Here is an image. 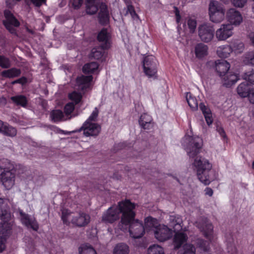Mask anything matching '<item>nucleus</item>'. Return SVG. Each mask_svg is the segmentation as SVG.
<instances>
[{"label": "nucleus", "mask_w": 254, "mask_h": 254, "mask_svg": "<svg viewBox=\"0 0 254 254\" xmlns=\"http://www.w3.org/2000/svg\"><path fill=\"white\" fill-rule=\"evenodd\" d=\"M135 204L131 202L129 199H126L121 201L119 203V207L122 216L119 227L123 231L128 229L130 236L134 239H137L143 236L145 230L143 223L135 219Z\"/></svg>", "instance_id": "nucleus-1"}, {"label": "nucleus", "mask_w": 254, "mask_h": 254, "mask_svg": "<svg viewBox=\"0 0 254 254\" xmlns=\"http://www.w3.org/2000/svg\"><path fill=\"white\" fill-rule=\"evenodd\" d=\"M192 165L198 179L205 185H209L215 179L212 165L207 159L201 156L196 157Z\"/></svg>", "instance_id": "nucleus-2"}, {"label": "nucleus", "mask_w": 254, "mask_h": 254, "mask_svg": "<svg viewBox=\"0 0 254 254\" xmlns=\"http://www.w3.org/2000/svg\"><path fill=\"white\" fill-rule=\"evenodd\" d=\"M196 226L207 239L205 240L198 239L196 242V247L204 252H208L210 250V244L213 239V226L207 218L204 217L197 223Z\"/></svg>", "instance_id": "nucleus-3"}, {"label": "nucleus", "mask_w": 254, "mask_h": 254, "mask_svg": "<svg viewBox=\"0 0 254 254\" xmlns=\"http://www.w3.org/2000/svg\"><path fill=\"white\" fill-rule=\"evenodd\" d=\"M99 110L95 107L88 118L84 122L78 131H83V134L86 137L97 136L101 131V126L95 123L97 121Z\"/></svg>", "instance_id": "nucleus-4"}, {"label": "nucleus", "mask_w": 254, "mask_h": 254, "mask_svg": "<svg viewBox=\"0 0 254 254\" xmlns=\"http://www.w3.org/2000/svg\"><path fill=\"white\" fill-rule=\"evenodd\" d=\"M158 63L153 56H147L144 58L142 62L143 71L148 77H157Z\"/></svg>", "instance_id": "nucleus-5"}, {"label": "nucleus", "mask_w": 254, "mask_h": 254, "mask_svg": "<svg viewBox=\"0 0 254 254\" xmlns=\"http://www.w3.org/2000/svg\"><path fill=\"white\" fill-rule=\"evenodd\" d=\"M186 139L189 141L186 151L190 157H195L199 152L202 145V139L198 136H187Z\"/></svg>", "instance_id": "nucleus-6"}, {"label": "nucleus", "mask_w": 254, "mask_h": 254, "mask_svg": "<svg viewBox=\"0 0 254 254\" xmlns=\"http://www.w3.org/2000/svg\"><path fill=\"white\" fill-rule=\"evenodd\" d=\"M209 14L210 20L219 23L224 18L225 10L217 1H211L209 5Z\"/></svg>", "instance_id": "nucleus-7"}, {"label": "nucleus", "mask_w": 254, "mask_h": 254, "mask_svg": "<svg viewBox=\"0 0 254 254\" xmlns=\"http://www.w3.org/2000/svg\"><path fill=\"white\" fill-rule=\"evenodd\" d=\"M119 201L117 206H111L105 212L102 216V221L105 223H113L120 218V214L122 212L119 207Z\"/></svg>", "instance_id": "nucleus-8"}, {"label": "nucleus", "mask_w": 254, "mask_h": 254, "mask_svg": "<svg viewBox=\"0 0 254 254\" xmlns=\"http://www.w3.org/2000/svg\"><path fill=\"white\" fill-rule=\"evenodd\" d=\"M93 76L81 75L77 77L76 79V83L78 87V90L85 94L92 88V82L93 80Z\"/></svg>", "instance_id": "nucleus-9"}, {"label": "nucleus", "mask_w": 254, "mask_h": 254, "mask_svg": "<svg viewBox=\"0 0 254 254\" xmlns=\"http://www.w3.org/2000/svg\"><path fill=\"white\" fill-rule=\"evenodd\" d=\"M4 15L5 18V20L3 21L4 25L11 34L17 36L16 30L12 26L18 27L20 25L19 22L8 10L4 11Z\"/></svg>", "instance_id": "nucleus-10"}, {"label": "nucleus", "mask_w": 254, "mask_h": 254, "mask_svg": "<svg viewBox=\"0 0 254 254\" xmlns=\"http://www.w3.org/2000/svg\"><path fill=\"white\" fill-rule=\"evenodd\" d=\"M18 211L22 224L28 228H31L37 231L39 229V224L36 218L34 216H30L23 212L22 210L19 209Z\"/></svg>", "instance_id": "nucleus-11"}, {"label": "nucleus", "mask_w": 254, "mask_h": 254, "mask_svg": "<svg viewBox=\"0 0 254 254\" xmlns=\"http://www.w3.org/2000/svg\"><path fill=\"white\" fill-rule=\"evenodd\" d=\"M214 29L213 26L204 24L199 27L198 35L200 39L204 42H210L214 36Z\"/></svg>", "instance_id": "nucleus-12"}, {"label": "nucleus", "mask_w": 254, "mask_h": 254, "mask_svg": "<svg viewBox=\"0 0 254 254\" xmlns=\"http://www.w3.org/2000/svg\"><path fill=\"white\" fill-rule=\"evenodd\" d=\"M154 236L156 239L160 242L166 241L172 237V230L167 226L159 225L156 228Z\"/></svg>", "instance_id": "nucleus-13"}, {"label": "nucleus", "mask_w": 254, "mask_h": 254, "mask_svg": "<svg viewBox=\"0 0 254 254\" xmlns=\"http://www.w3.org/2000/svg\"><path fill=\"white\" fill-rule=\"evenodd\" d=\"M15 171L1 172L0 174V179L4 187L9 190L14 184Z\"/></svg>", "instance_id": "nucleus-14"}, {"label": "nucleus", "mask_w": 254, "mask_h": 254, "mask_svg": "<svg viewBox=\"0 0 254 254\" xmlns=\"http://www.w3.org/2000/svg\"><path fill=\"white\" fill-rule=\"evenodd\" d=\"M233 27L231 24H223L216 32V36L219 40H225L233 34Z\"/></svg>", "instance_id": "nucleus-15"}, {"label": "nucleus", "mask_w": 254, "mask_h": 254, "mask_svg": "<svg viewBox=\"0 0 254 254\" xmlns=\"http://www.w3.org/2000/svg\"><path fill=\"white\" fill-rule=\"evenodd\" d=\"M226 17L230 24L238 25L242 21V16L239 11L234 8H230L226 13Z\"/></svg>", "instance_id": "nucleus-16"}, {"label": "nucleus", "mask_w": 254, "mask_h": 254, "mask_svg": "<svg viewBox=\"0 0 254 254\" xmlns=\"http://www.w3.org/2000/svg\"><path fill=\"white\" fill-rule=\"evenodd\" d=\"M98 21L102 25H106L109 21V13L107 5L101 2L99 6V12L98 15Z\"/></svg>", "instance_id": "nucleus-17"}, {"label": "nucleus", "mask_w": 254, "mask_h": 254, "mask_svg": "<svg viewBox=\"0 0 254 254\" xmlns=\"http://www.w3.org/2000/svg\"><path fill=\"white\" fill-rule=\"evenodd\" d=\"M90 219V217L88 214L81 212L72 217L71 223L79 227H84L89 223Z\"/></svg>", "instance_id": "nucleus-18"}, {"label": "nucleus", "mask_w": 254, "mask_h": 254, "mask_svg": "<svg viewBox=\"0 0 254 254\" xmlns=\"http://www.w3.org/2000/svg\"><path fill=\"white\" fill-rule=\"evenodd\" d=\"M110 39V35L105 28H102L97 36V40L103 43L101 46L106 49H109L111 47Z\"/></svg>", "instance_id": "nucleus-19"}, {"label": "nucleus", "mask_w": 254, "mask_h": 254, "mask_svg": "<svg viewBox=\"0 0 254 254\" xmlns=\"http://www.w3.org/2000/svg\"><path fill=\"white\" fill-rule=\"evenodd\" d=\"M105 50L107 49L103 48L102 46L93 48L90 55V57L101 62H105L108 54Z\"/></svg>", "instance_id": "nucleus-20"}, {"label": "nucleus", "mask_w": 254, "mask_h": 254, "mask_svg": "<svg viewBox=\"0 0 254 254\" xmlns=\"http://www.w3.org/2000/svg\"><path fill=\"white\" fill-rule=\"evenodd\" d=\"M230 67V64L223 59L218 60L215 61V70L221 77L225 75Z\"/></svg>", "instance_id": "nucleus-21"}, {"label": "nucleus", "mask_w": 254, "mask_h": 254, "mask_svg": "<svg viewBox=\"0 0 254 254\" xmlns=\"http://www.w3.org/2000/svg\"><path fill=\"white\" fill-rule=\"evenodd\" d=\"M8 200L0 197V218L7 220L11 218V214L8 206Z\"/></svg>", "instance_id": "nucleus-22"}, {"label": "nucleus", "mask_w": 254, "mask_h": 254, "mask_svg": "<svg viewBox=\"0 0 254 254\" xmlns=\"http://www.w3.org/2000/svg\"><path fill=\"white\" fill-rule=\"evenodd\" d=\"M139 125L144 129H150L153 127V123L151 116L147 113L142 114L138 121Z\"/></svg>", "instance_id": "nucleus-23"}, {"label": "nucleus", "mask_w": 254, "mask_h": 254, "mask_svg": "<svg viewBox=\"0 0 254 254\" xmlns=\"http://www.w3.org/2000/svg\"><path fill=\"white\" fill-rule=\"evenodd\" d=\"M188 237L186 234L183 232H177L173 238V243L175 250L179 249L181 246L188 240Z\"/></svg>", "instance_id": "nucleus-24"}, {"label": "nucleus", "mask_w": 254, "mask_h": 254, "mask_svg": "<svg viewBox=\"0 0 254 254\" xmlns=\"http://www.w3.org/2000/svg\"><path fill=\"white\" fill-rule=\"evenodd\" d=\"M208 50V47L207 45L201 43L197 44L194 50L196 58L199 60L203 59L207 56Z\"/></svg>", "instance_id": "nucleus-25"}, {"label": "nucleus", "mask_w": 254, "mask_h": 254, "mask_svg": "<svg viewBox=\"0 0 254 254\" xmlns=\"http://www.w3.org/2000/svg\"><path fill=\"white\" fill-rule=\"evenodd\" d=\"M221 78L223 80V85L230 87L239 80V76L237 74L228 71Z\"/></svg>", "instance_id": "nucleus-26"}, {"label": "nucleus", "mask_w": 254, "mask_h": 254, "mask_svg": "<svg viewBox=\"0 0 254 254\" xmlns=\"http://www.w3.org/2000/svg\"><path fill=\"white\" fill-rule=\"evenodd\" d=\"M238 94L242 97H248L251 93L252 90L250 89L249 83L247 81L241 83L237 89Z\"/></svg>", "instance_id": "nucleus-27"}, {"label": "nucleus", "mask_w": 254, "mask_h": 254, "mask_svg": "<svg viewBox=\"0 0 254 254\" xmlns=\"http://www.w3.org/2000/svg\"><path fill=\"white\" fill-rule=\"evenodd\" d=\"M199 108L204 116L207 124L208 125H211L212 123L213 119L210 109L202 102L199 104Z\"/></svg>", "instance_id": "nucleus-28"}, {"label": "nucleus", "mask_w": 254, "mask_h": 254, "mask_svg": "<svg viewBox=\"0 0 254 254\" xmlns=\"http://www.w3.org/2000/svg\"><path fill=\"white\" fill-rule=\"evenodd\" d=\"M0 133L5 136L14 137L17 134V130L7 123H4L1 130H0Z\"/></svg>", "instance_id": "nucleus-29"}, {"label": "nucleus", "mask_w": 254, "mask_h": 254, "mask_svg": "<svg viewBox=\"0 0 254 254\" xmlns=\"http://www.w3.org/2000/svg\"><path fill=\"white\" fill-rule=\"evenodd\" d=\"M232 48L231 45H222L219 47L217 50L218 56L221 58H226L232 53Z\"/></svg>", "instance_id": "nucleus-30"}, {"label": "nucleus", "mask_w": 254, "mask_h": 254, "mask_svg": "<svg viewBox=\"0 0 254 254\" xmlns=\"http://www.w3.org/2000/svg\"><path fill=\"white\" fill-rule=\"evenodd\" d=\"M99 64L95 62L85 64L82 67V71L85 74L94 73L99 68Z\"/></svg>", "instance_id": "nucleus-31"}, {"label": "nucleus", "mask_w": 254, "mask_h": 254, "mask_svg": "<svg viewBox=\"0 0 254 254\" xmlns=\"http://www.w3.org/2000/svg\"><path fill=\"white\" fill-rule=\"evenodd\" d=\"M0 169L3 170L2 172L15 171L13 164L9 160L4 158L0 160Z\"/></svg>", "instance_id": "nucleus-32"}, {"label": "nucleus", "mask_w": 254, "mask_h": 254, "mask_svg": "<svg viewBox=\"0 0 254 254\" xmlns=\"http://www.w3.org/2000/svg\"><path fill=\"white\" fill-rule=\"evenodd\" d=\"M129 247L124 243H120L116 245L113 251V254H128Z\"/></svg>", "instance_id": "nucleus-33"}, {"label": "nucleus", "mask_w": 254, "mask_h": 254, "mask_svg": "<svg viewBox=\"0 0 254 254\" xmlns=\"http://www.w3.org/2000/svg\"><path fill=\"white\" fill-rule=\"evenodd\" d=\"M79 254H97L95 249L87 244H83L78 248Z\"/></svg>", "instance_id": "nucleus-34"}, {"label": "nucleus", "mask_w": 254, "mask_h": 254, "mask_svg": "<svg viewBox=\"0 0 254 254\" xmlns=\"http://www.w3.org/2000/svg\"><path fill=\"white\" fill-rule=\"evenodd\" d=\"M21 73L19 69L12 68L9 69L4 70L2 72V75L5 77L13 78L18 76Z\"/></svg>", "instance_id": "nucleus-35"}, {"label": "nucleus", "mask_w": 254, "mask_h": 254, "mask_svg": "<svg viewBox=\"0 0 254 254\" xmlns=\"http://www.w3.org/2000/svg\"><path fill=\"white\" fill-rule=\"evenodd\" d=\"M186 99L188 105L192 110H196L198 108V103L196 98L192 96L190 93H188Z\"/></svg>", "instance_id": "nucleus-36"}, {"label": "nucleus", "mask_w": 254, "mask_h": 254, "mask_svg": "<svg viewBox=\"0 0 254 254\" xmlns=\"http://www.w3.org/2000/svg\"><path fill=\"white\" fill-rule=\"evenodd\" d=\"M196 249L193 245L190 243L184 244L180 251L181 254H195Z\"/></svg>", "instance_id": "nucleus-37"}, {"label": "nucleus", "mask_w": 254, "mask_h": 254, "mask_svg": "<svg viewBox=\"0 0 254 254\" xmlns=\"http://www.w3.org/2000/svg\"><path fill=\"white\" fill-rule=\"evenodd\" d=\"M75 105L73 102L68 103L64 105V121L72 118L71 114L75 109Z\"/></svg>", "instance_id": "nucleus-38"}, {"label": "nucleus", "mask_w": 254, "mask_h": 254, "mask_svg": "<svg viewBox=\"0 0 254 254\" xmlns=\"http://www.w3.org/2000/svg\"><path fill=\"white\" fill-rule=\"evenodd\" d=\"M82 94V93L81 92H78L74 91L68 94V98L75 105H76L81 101L83 96Z\"/></svg>", "instance_id": "nucleus-39"}, {"label": "nucleus", "mask_w": 254, "mask_h": 254, "mask_svg": "<svg viewBox=\"0 0 254 254\" xmlns=\"http://www.w3.org/2000/svg\"><path fill=\"white\" fill-rule=\"evenodd\" d=\"M243 62L246 65L254 66V51L247 52L245 54Z\"/></svg>", "instance_id": "nucleus-40"}, {"label": "nucleus", "mask_w": 254, "mask_h": 254, "mask_svg": "<svg viewBox=\"0 0 254 254\" xmlns=\"http://www.w3.org/2000/svg\"><path fill=\"white\" fill-rule=\"evenodd\" d=\"M11 100L17 105L24 107L26 105L27 101L26 97L23 95L15 96L11 97Z\"/></svg>", "instance_id": "nucleus-41"}, {"label": "nucleus", "mask_w": 254, "mask_h": 254, "mask_svg": "<svg viewBox=\"0 0 254 254\" xmlns=\"http://www.w3.org/2000/svg\"><path fill=\"white\" fill-rule=\"evenodd\" d=\"M148 254H164V249L158 245L150 246L148 249Z\"/></svg>", "instance_id": "nucleus-42"}, {"label": "nucleus", "mask_w": 254, "mask_h": 254, "mask_svg": "<svg viewBox=\"0 0 254 254\" xmlns=\"http://www.w3.org/2000/svg\"><path fill=\"white\" fill-rule=\"evenodd\" d=\"M232 48V51L235 54L241 53L244 49V44L239 41L234 42L230 45Z\"/></svg>", "instance_id": "nucleus-43"}, {"label": "nucleus", "mask_w": 254, "mask_h": 254, "mask_svg": "<svg viewBox=\"0 0 254 254\" xmlns=\"http://www.w3.org/2000/svg\"><path fill=\"white\" fill-rule=\"evenodd\" d=\"M63 117V112L60 110L52 111L50 113V117L54 122L60 121Z\"/></svg>", "instance_id": "nucleus-44"}, {"label": "nucleus", "mask_w": 254, "mask_h": 254, "mask_svg": "<svg viewBox=\"0 0 254 254\" xmlns=\"http://www.w3.org/2000/svg\"><path fill=\"white\" fill-rule=\"evenodd\" d=\"M10 219V218L7 220H5L4 219H1L2 222H1L0 224L1 225L2 227V231L3 233L4 232L8 234L9 233L10 230L12 229V224L11 222H9L8 221Z\"/></svg>", "instance_id": "nucleus-45"}, {"label": "nucleus", "mask_w": 254, "mask_h": 254, "mask_svg": "<svg viewBox=\"0 0 254 254\" xmlns=\"http://www.w3.org/2000/svg\"><path fill=\"white\" fill-rule=\"evenodd\" d=\"M98 10V6L95 4V3L86 4V11L88 14L93 15L95 14Z\"/></svg>", "instance_id": "nucleus-46"}, {"label": "nucleus", "mask_w": 254, "mask_h": 254, "mask_svg": "<svg viewBox=\"0 0 254 254\" xmlns=\"http://www.w3.org/2000/svg\"><path fill=\"white\" fill-rule=\"evenodd\" d=\"M0 66L3 68H7L10 66L9 60L4 56L0 55Z\"/></svg>", "instance_id": "nucleus-47"}, {"label": "nucleus", "mask_w": 254, "mask_h": 254, "mask_svg": "<svg viewBox=\"0 0 254 254\" xmlns=\"http://www.w3.org/2000/svg\"><path fill=\"white\" fill-rule=\"evenodd\" d=\"M243 78L246 81H248L252 84H254V70H252L250 72L246 73Z\"/></svg>", "instance_id": "nucleus-48"}, {"label": "nucleus", "mask_w": 254, "mask_h": 254, "mask_svg": "<svg viewBox=\"0 0 254 254\" xmlns=\"http://www.w3.org/2000/svg\"><path fill=\"white\" fill-rule=\"evenodd\" d=\"M157 224V219L151 216H148L145 219V225L149 227H155Z\"/></svg>", "instance_id": "nucleus-49"}, {"label": "nucleus", "mask_w": 254, "mask_h": 254, "mask_svg": "<svg viewBox=\"0 0 254 254\" xmlns=\"http://www.w3.org/2000/svg\"><path fill=\"white\" fill-rule=\"evenodd\" d=\"M127 12L129 13L130 14L133 19L135 20L136 19H139V16L135 12L134 8L132 4H129L127 5Z\"/></svg>", "instance_id": "nucleus-50"}, {"label": "nucleus", "mask_w": 254, "mask_h": 254, "mask_svg": "<svg viewBox=\"0 0 254 254\" xmlns=\"http://www.w3.org/2000/svg\"><path fill=\"white\" fill-rule=\"evenodd\" d=\"M190 33H193L196 27V21L192 19H189L187 22Z\"/></svg>", "instance_id": "nucleus-51"}, {"label": "nucleus", "mask_w": 254, "mask_h": 254, "mask_svg": "<svg viewBox=\"0 0 254 254\" xmlns=\"http://www.w3.org/2000/svg\"><path fill=\"white\" fill-rule=\"evenodd\" d=\"M227 251L229 254H238L237 249L233 243H230L228 244Z\"/></svg>", "instance_id": "nucleus-52"}, {"label": "nucleus", "mask_w": 254, "mask_h": 254, "mask_svg": "<svg viewBox=\"0 0 254 254\" xmlns=\"http://www.w3.org/2000/svg\"><path fill=\"white\" fill-rule=\"evenodd\" d=\"M231 1L235 6L243 7L247 2V0H231Z\"/></svg>", "instance_id": "nucleus-53"}, {"label": "nucleus", "mask_w": 254, "mask_h": 254, "mask_svg": "<svg viewBox=\"0 0 254 254\" xmlns=\"http://www.w3.org/2000/svg\"><path fill=\"white\" fill-rule=\"evenodd\" d=\"M83 0H71L72 7L76 9L79 8L83 4Z\"/></svg>", "instance_id": "nucleus-54"}, {"label": "nucleus", "mask_w": 254, "mask_h": 254, "mask_svg": "<svg viewBox=\"0 0 254 254\" xmlns=\"http://www.w3.org/2000/svg\"><path fill=\"white\" fill-rule=\"evenodd\" d=\"M216 130L224 141L227 139L225 131L223 127H217Z\"/></svg>", "instance_id": "nucleus-55"}, {"label": "nucleus", "mask_w": 254, "mask_h": 254, "mask_svg": "<svg viewBox=\"0 0 254 254\" xmlns=\"http://www.w3.org/2000/svg\"><path fill=\"white\" fill-rule=\"evenodd\" d=\"M27 82V78L25 77H22L18 79H16L12 82V84H16V83H20L21 84H24L26 83Z\"/></svg>", "instance_id": "nucleus-56"}, {"label": "nucleus", "mask_w": 254, "mask_h": 254, "mask_svg": "<svg viewBox=\"0 0 254 254\" xmlns=\"http://www.w3.org/2000/svg\"><path fill=\"white\" fill-rule=\"evenodd\" d=\"M36 6L39 7L46 2V0H30Z\"/></svg>", "instance_id": "nucleus-57"}, {"label": "nucleus", "mask_w": 254, "mask_h": 254, "mask_svg": "<svg viewBox=\"0 0 254 254\" xmlns=\"http://www.w3.org/2000/svg\"><path fill=\"white\" fill-rule=\"evenodd\" d=\"M5 239L4 238H0V253L2 252L5 249Z\"/></svg>", "instance_id": "nucleus-58"}, {"label": "nucleus", "mask_w": 254, "mask_h": 254, "mask_svg": "<svg viewBox=\"0 0 254 254\" xmlns=\"http://www.w3.org/2000/svg\"><path fill=\"white\" fill-rule=\"evenodd\" d=\"M146 173H150L151 175L154 177L158 178L159 177V173L158 171H153L152 170H149V169H147V170L146 172Z\"/></svg>", "instance_id": "nucleus-59"}, {"label": "nucleus", "mask_w": 254, "mask_h": 254, "mask_svg": "<svg viewBox=\"0 0 254 254\" xmlns=\"http://www.w3.org/2000/svg\"><path fill=\"white\" fill-rule=\"evenodd\" d=\"M249 99L250 102L251 103L254 104V89H252V91L250 93V95H249Z\"/></svg>", "instance_id": "nucleus-60"}, {"label": "nucleus", "mask_w": 254, "mask_h": 254, "mask_svg": "<svg viewBox=\"0 0 254 254\" xmlns=\"http://www.w3.org/2000/svg\"><path fill=\"white\" fill-rule=\"evenodd\" d=\"M205 194L209 196H211L213 194V191L210 188H206L205 190Z\"/></svg>", "instance_id": "nucleus-61"}, {"label": "nucleus", "mask_w": 254, "mask_h": 254, "mask_svg": "<svg viewBox=\"0 0 254 254\" xmlns=\"http://www.w3.org/2000/svg\"><path fill=\"white\" fill-rule=\"evenodd\" d=\"M249 37L252 45L254 47V32L250 34Z\"/></svg>", "instance_id": "nucleus-62"}, {"label": "nucleus", "mask_w": 254, "mask_h": 254, "mask_svg": "<svg viewBox=\"0 0 254 254\" xmlns=\"http://www.w3.org/2000/svg\"><path fill=\"white\" fill-rule=\"evenodd\" d=\"M125 146V143H120L118 144H116L114 147L118 148H122Z\"/></svg>", "instance_id": "nucleus-63"}, {"label": "nucleus", "mask_w": 254, "mask_h": 254, "mask_svg": "<svg viewBox=\"0 0 254 254\" xmlns=\"http://www.w3.org/2000/svg\"><path fill=\"white\" fill-rule=\"evenodd\" d=\"M0 103L2 105H5L6 103V101L5 98L2 97L0 99Z\"/></svg>", "instance_id": "nucleus-64"}]
</instances>
